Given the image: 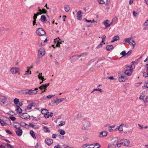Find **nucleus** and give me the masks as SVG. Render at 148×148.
Here are the masks:
<instances>
[{"mask_svg": "<svg viewBox=\"0 0 148 148\" xmlns=\"http://www.w3.org/2000/svg\"><path fill=\"white\" fill-rule=\"evenodd\" d=\"M21 125L23 126L26 128L28 126V125L25 123H21Z\"/></svg>", "mask_w": 148, "mask_h": 148, "instance_id": "obj_37", "label": "nucleus"}, {"mask_svg": "<svg viewBox=\"0 0 148 148\" xmlns=\"http://www.w3.org/2000/svg\"><path fill=\"white\" fill-rule=\"evenodd\" d=\"M6 101V98L5 97L0 96V101L1 102V103L3 104Z\"/></svg>", "mask_w": 148, "mask_h": 148, "instance_id": "obj_15", "label": "nucleus"}, {"mask_svg": "<svg viewBox=\"0 0 148 148\" xmlns=\"http://www.w3.org/2000/svg\"><path fill=\"white\" fill-rule=\"evenodd\" d=\"M6 132L7 133L10 134H12V132L9 130H7L6 131Z\"/></svg>", "mask_w": 148, "mask_h": 148, "instance_id": "obj_48", "label": "nucleus"}, {"mask_svg": "<svg viewBox=\"0 0 148 148\" xmlns=\"http://www.w3.org/2000/svg\"><path fill=\"white\" fill-rule=\"evenodd\" d=\"M32 68V66H31V67H27V68H28L27 71H26V72L25 73V74L27 75V74L29 72V70L30 69Z\"/></svg>", "mask_w": 148, "mask_h": 148, "instance_id": "obj_44", "label": "nucleus"}, {"mask_svg": "<svg viewBox=\"0 0 148 148\" xmlns=\"http://www.w3.org/2000/svg\"><path fill=\"white\" fill-rule=\"evenodd\" d=\"M30 134L31 136L34 139H36V136L35 135V133L33 130H30Z\"/></svg>", "mask_w": 148, "mask_h": 148, "instance_id": "obj_25", "label": "nucleus"}, {"mask_svg": "<svg viewBox=\"0 0 148 148\" xmlns=\"http://www.w3.org/2000/svg\"><path fill=\"white\" fill-rule=\"evenodd\" d=\"M115 139H112V144H109L108 146V148H115L116 145L118 142V141L115 140Z\"/></svg>", "mask_w": 148, "mask_h": 148, "instance_id": "obj_4", "label": "nucleus"}, {"mask_svg": "<svg viewBox=\"0 0 148 148\" xmlns=\"http://www.w3.org/2000/svg\"><path fill=\"white\" fill-rule=\"evenodd\" d=\"M94 90H98L99 91L101 92H102V90L101 89H94Z\"/></svg>", "mask_w": 148, "mask_h": 148, "instance_id": "obj_61", "label": "nucleus"}, {"mask_svg": "<svg viewBox=\"0 0 148 148\" xmlns=\"http://www.w3.org/2000/svg\"><path fill=\"white\" fill-rule=\"evenodd\" d=\"M133 14H134V16H136L137 14V13H136L134 11L133 12Z\"/></svg>", "mask_w": 148, "mask_h": 148, "instance_id": "obj_62", "label": "nucleus"}, {"mask_svg": "<svg viewBox=\"0 0 148 148\" xmlns=\"http://www.w3.org/2000/svg\"><path fill=\"white\" fill-rule=\"evenodd\" d=\"M39 54L41 55H44L45 53V52L43 48H41L39 49L38 51Z\"/></svg>", "mask_w": 148, "mask_h": 148, "instance_id": "obj_18", "label": "nucleus"}, {"mask_svg": "<svg viewBox=\"0 0 148 148\" xmlns=\"http://www.w3.org/2000/svg\"><path fill=\"white\" fill-rule=\"evenodd\" d=\"M6 147H9L10 148H14V146H12L8 144H7L6 145Z\"/></svg>", "mask_w": 148, "mask_h": 148, "instance_id": "obj_42", "label": "nucleus"}, {"mask_svg": "<svg viewBox=\"0 0 148 148\" xmlns=\"http://www.w3.org/2000/svg\"><path fill=\"white\" fill-rule=\"evenodd\" d=\"M65 124V122L64 121H61L60 123L59 124V125L62 126Z\"/></svg>", "mask_w": 148, "mask_h": 148, "instance_id": "obj_43", "label": "nucleus"}, {"mask_svg": "<svg viewBox=\"0 0 148 148\" xmlns=\"http://www.w3.org/2000/svg\"><path fill=\"white\" fill-rule=\"evenodd\" d=\"M61 147L59 145H57L56 146H55L54 147V148H60Z\"/></svg>", "mask_w": 148, "mask_h": 148, "instance_id": "obj_59", "label": "nucleus"}, {"mask_svg": "<svg viewBox=\"0 0 148 148\" xmlns=\"http://www.w3.org/2000/svg\"><path fill=\"white\" fill-rule=\"evenodd\" d=\"M58 132L62 135H64L65 134V132L64 130L59 129L58 130Z\"/></svg>", "mask_w": 148, "mask_h": 148, "instance_id": "obj_31", "label": "nucleus"}, {"mask_svg": "<svg viewBox=\"0 0 148 148\" xmlns=\"http://www.w3.org/2000/svg\"><path fill=\"white\" fill-rule=\"evenodd\" d=\"M10 119L12 121H14L16 120V118L14 116H10Z\"/></svg>", "mask_w": 148, "mask_h": 148, "instance_id": "obj_41", "label": "nucleus"}, {"mask_svg": "<svg viewBox=\"0 0 148 148\" xmlns=\"http://www.w3.org/2000/svg\"><path fill=\"white\" fill-rule=\"evenodd\" d=\"M100 147V145L99 144L96 143L95 144V147L92 146V148H99Z\"/></svg>", "mask_w": 148, "mask_h": 148, "instance_id": "obj_40", "label": "nucleus"}, {"mask_svg": "<svg viewBox=\"0 0 148 148\" xmlns=\"http://www.w3.org/2000/svg\"><path fill=\"white\" fill-rule=\"evenodd\" d=\"M46 20V17L45 15H42L41 18L40 20L42 22H44Z\"/></svg>", "mask_w": 148, "mask_h": 148, "instance_id": "obj_32", "label": "nucleus"}, {"mask_svg": "<svg viewBox=\"0 0 148 148\" xmlns=\"http://www.w3.org/2000/svg\"><path fill=\"white\" fill-rule=\"evenodd\" d=\"M70 9V7L68 5H66L64 6V10L66 12H68Z\"/></svg>", "mask_w": 148, "mask_h": 148, "instance_id": "obj_34", "label": "nucleus"}, {"mask_svg": "<svg viewBox=\"0 0 148 148\" xmlns=\"http://www.w3.org/2000/svg\"><path fill=\"white\" fill-rule=\"evenodd\" d=\"M110 21L108 20H107L104 21L103 23L105 26L106 27H108L110 26V24L109 23Z\"/></svg>", "mask_w": 148, "mask_h": 148, "instance_id": "obj_23", "label": "nucleus"}, {"mask_svg": "<svg viewBox=\"0 0 148 148\" xmlns=\"http://www.w3.org/2000/svg\"><path fill=\"white\" fill-rule=\"evenodd\" d=\"M43 129L44 131L45 132H50V130H49V128L47 127L44 126L43 127Z\"/></svg>", "mask_w": 148, "mask_h": 148, "instance_id": "obj_29", "label": "nucleus"}, {"mask_svg": "<svg viewBox=\"0 0 148 148\" xmlns=\"http://www.w3.org/2000/svg\"><path fill=\"white\" fill-rule=\"evenodd\" d=\"M123 56H125L126 55L125 51H123L121 53Z\"/></svg>", "mask_w": 148, "mask_h": 148, "instance_id": "obj_51", "label": "nucleus"}, {"mask_svg": "<svg viewBox=\"0 0 148 148\" xmlns=\"http://www.w3.org/2000/svg\"><path fill=\"white\" fill-rule=\"evenodd\" d=\"M38 90V88H36L34 90H28L27 92H26V94H28L29 95H34L36 94L38 92V91L36 90Z\"/></svg>", "mask_w": 148, "mask_h": 148, "instance_id": "obj_7", "label": "nucleus"}, {"mask_svg": "<svg viewBox=\"0 0 148 148\" xmlns=\"http://www.w3.org/2000/svg\"><path fill=\"white\" fill-rule=\"evenodd\" d=\"M20 125L18 123L15 122L13 124V127L17 129L20 128Z\"/></svg>", "mask_w": 148, "mask_h": 148, "instance_id": "obj_22", "label": "nucleus"}, {"mask_svg": "<svg viewBox=\"0 0 148 148\" xmlns=\"http://www.w3.org/2000/svg\"><path fill=\"white\" fill-rule=\"evenodd\" d=\"M37 34L38 36H44L45 34V32L42 28H38L36 31Z\"/></svg>", "mask_w": 148, "mask_h": 148, "instance_id": "obj_3", "label": "nucleus"}, {"mask_svg": "<svg viewBox=\"0 0 148 148\" xmlns=\"http://www.w3.org/2000/svg\"><path fill=\"white\" fill-rule=\"evenodd\" d=\"M20 117L23 119L27 120L30 118V116L27 113H24L20 114Z\"/></svg>", "mask_w": 148, "mask_h": 148, "instance_id": "obj_5", "label": "nucleus"}, {"mask_svg": "<svg viewBox=\"0 0 148 148\" xmlns=\"http://www.w3.org/2000/svg\"><path fill=\"white\" fill-rule=\"evenodd\" d=\"M106 38L105 35H103L102 36L101 38L102 39V42H104L105 41V39Z\"/></svg>", "mask_w": 148, "mask_h": 148, "instance_id": "obj_46", "label": "nucleus"}, {"mask_svg": "<svg viewBox=\"0 0 148 148\" xmlns=\"http://www.w3.org/2000/svg\"><path fill=\"white\" fill-rule=\"evenodd\" d=\"M145 86L146 87L148 88V82L145 84Z\"/></svg>", "mask_w": 148, "mask_h": 148, "instance_id": "obj_64", "label": "nucleus"}, {"mask_svg": "<svg viewBox=\"0 0 148 148\" xmlns=\"http://www.w3.org/2000/svg\"><path fill=\"white\" fill-rule=\"evenodd\" d=\"M86 148H92V145H87Z\"/></svg>", "mask_w": 148, "mask_h": 148, "instance_id": "obj_52", "label": "nucleus"}, {"mask_svg": "<svg viewBox=\"0 0 148 148\" xmlns=\"http://www.w3.org/2000/svg\"><path fill=\"white\" fill-rule=\"evenodd\" d=\"M45 143L48 145H50L53 143V140L51 139L46 138L45 140Z\"/></svg>", "mask_w": 148, "mask_h": 148, "instance_id": "obj_14", "label": "nucleus"}, {"mask_svg": "<svg viewBox=\"0 0 148 148\" xmlns=\"http://www.w3.org/2000/svg\"><path fill=\"white\" fill-rule=\"evenodd\" d=\"M38 11H39L38 12L39 13H41V14L42 13H46L47 11L46 10L44 9H42V10L41 9H39L38 10Z\"/></svg>", "mask_w": 148, "mask_h": 148, "instance_id": "obj_27", "label": "nucleus"}, {"mask_svg": "<svg viewBox=\"0 0 148 148\" xmlns=\"http://www.w3.org/2000/svg\"><path fill=\"white\" fill-rule=\"evenodd\" d=\"M133 0H130L129 1V4L130 5L133 2Z\"/></svg>", "mask_w": 148, "mask_h": 148, "instance_id": "obj_63", "label": "nucleus"}, {"mask_svg": "<svg viewBox=\"0 0 148 148\" xmlns=\"http://www.w3.org/2000/svg\"><path fill=\"white\" fill-rule=\"evenodd\" d=\"M55 43H56V47H60V44H61V41H60V39L58 38L54 40Z\"/></svg>", "mask_w": 148, "mask_h": 148, "instance_id": "obj_10", "label": "nucleus"}, {"mask_svg": "<svg viewBox=\"0 0 148 148\" xmlns=\"http://www.w3.org/2000/svg\"><path fill=\"white\" fill-rule=\"evenodd\" d=\"M104 44H105V43H104V42H102V41L100 44L97 46V48H99L101 47Z\"/></svg>", "mask_w": 148, "mask_h": 148, "instance_id": "obj_39", "label": "nucleus"}, {"mask_svg": "<svg viewBox=\"0 0 148 148\" xmlns=\"http://www.w3.org/2000/svg\"><path fill=\"white\" fill-rule=\"evenodd\" d=\"M15 132L16 134L19 136H21L23 133V131L20 128L17 129L16 130Z\"/></svg>", "mask_w": 148, "mask_h": 148, "instance_id": "obj_13", "label": "nucleus"}, {"mask_svg": "<svg viewBox=\"0 0 148 148\" xmlns=\"http://www.w3.org/2000/svg\"><path fill=\"white\" fill-rule=\"evenodd\" d=\"M144 24L145 25H148V19L144 23Z\"/></svg>", "mask_w": 148, "mask_h": 148, "instance_id": "obj_57", "label": "nucleus"}, {"mask_svg": "<svg viewBox=\"0 0 148 148\" xmlns=\"http://www.w3.org/2000/svg\"><path fill=\"white\" fill-rule=\"evenodd\" d=\"M138 125L139 126L140 128V129H142L143 128V126L141 125L140 124H138Z\"/></svg>", "mask_w": 148, "mask_h": 148, "instance_id": "obj_53", "label": "nucleus"}, {"mask_svg": "<svg viewBox=\"0 0 148 148\" xmlns=\"http://www.w3.org/2000/svg\"><path fill=\"white\" fill-rule=\"evenodd\" d=\"M123 126L122 125H120L119 127L118 128V129L120 131H123Z\"/></svg>", "mask_w": 148, "mask_h": 148, "instance_id": "obj_38", "label": "nucleus"}, {"mask_svg": "<svg viewBox=\"0 0 148 148\" xmlns=\"http://www.w3.org/2000/svg\"><path fill=\"white\" fill-rule=\"evenodd\" d=\"M42 73H40L39 74V75H38V78L42 80V82H40V84H41L43 82V81L44 80H45V79L42 76Z\"/></svg>", "mask_w": 148, "mask_h": 148, "instance_id": "obj_24", "label": "nucleus"}, {"mask_svg": "<svg viewBox=\"0 0 148 148\" xmlns=\"http://www.w3.org/2000/svg\"><path fill=\"white\" fill-rule=\"evenodd\" d=\"M14 102L16 105H17L19 102V99H18L15 98L14 100Z\"/></svg>", "mask_w": 148, "mask_h": 148, "instance_id": "obj_36", "label": "nucleus"}, {"mask_svg": "<svg viewBox=\"0 0 148 148\" xmlns=\"http://www.w3.org/2000/svg\"><path fill=\"white\" fill-rule=\"evenodd\" d=\"M82 12L81 11H79L77 13V18L78 20H81L82 18L81 15Z\"/></svg>", "mask_w": 148, "mask_h": 148, "instance_id": "obj_19", "label": "nucleus"}, {"mask_svg": "<svg viewBox=\"0 0 148 148\" xmlns=\"http://www.w3.org/2000/svg\"><path fill=\"white\" fill-rule=\"evenodd\" d=\"M41 113L42 114H44L45 117V118H49L50 116H51L52 115L50 114L48 112V111L45 109L42 110L41 111Z\"/></svg>", "mask_w": 148, "mask_h": 148, "instance_id": "obj_6", "label": "nucleus"}, {"mask_svg": "<svg viewBox=\"0 0 148 148\" xmlns=\"http://www.w3.org/2000/svg\"><path fill=\"white\" fill-rule=\"evenodd\" d=\"M99 2L100 4H104L105 2L103 0H99Z\"/></svg>", "mask_w": 148, "mask_h": 148, "instance_id": "obj_45", "label": "nucleus"}, {"mask_svg": "<svg viewBox=\"0 0 148 148\" xmlns=\"http://www.w3.org/2000/svg\"><path fill=\"white\" fill-rule=\"evenodd\" d=\"M146 71L144 72L143 74V76L145 77L148 76V64L146 65Z\"/></svg>", "mask_w": 148, "mask_h": 148, "instance_id": "obj_20", "label": "nucleus"}, {"mask_svg": "<svg viewBox=\"0 0 148 148\" xmlns=\"http://www.w3.org/2000/svg\"><path fill=\"white\" fill-rule=\"evenodd\" d=\"M142 83V82H139L138 83H136L135 84V86L136 87H138V86H139Z\"/></svg>", "mask_w": 148, "mask_h": 148, "instance_id": "obj_49", "label": "nucleus"}, {"mask_svg": "<svg viewBox=\"0 0 148 148\" xmlns=\"http://www.w3.org/2000/svg\"><path fill=\"white\" fill-rule=\"evenodd\" d=\"M119 81L120 82H122L125 81L126 80L125 76H121L119 78Z\"/></svg>", "mask_w": 148, "mask_h": 148, "instance_id": "obj_21", "label": "nucleus"}, {"mask_svg": "<svg viewBox=\"0 0 148 148\" xmlns=\"http://www.w3.org/2000/svg\"><path fill=\"white\" fill-rule=\"evenodd\" d=\"M131 52H132V51L131 50L130 51L127 53H126V55L127 56H128L131 53Z\"/></svg>", "mask_w": 148, "mask_h": 148, "instance_id": "obj_56", "label": "nucleus"}, {"mask_svg": "<svg viewBox=\"0 0 148 148\" xmlns=\"http://www.w3.org/2000/svg\"><path fill=\"white\" fill-rule=\"evenodd\" d=\"M117 18L116 17H114L112 19V21H115L117 20Z\"/></svg>", "mask_w": 148, "mask_h": 148, "instance_id": "obj_60", "label": "nucleus"}, {"mask_svg": "<svg viewBox=\"0 0 148 148\" xmlns=\"http://www.w3.org/2000/svg\"><path fill=\"white\" fill-rule=\"evenodd\" d=\"M113 48L112 45H107L106 47V49L108 51H110Z\"/></svg>", "mask_w": 148, "mask_h": 148, "instance_id": "obj_33", "label": "nucleus"}, {"mask_svg": "<svg viewBox=\"0 0 148 148\" xmlns=\"http://www.w3.org/2000/svg\"><path fill=\"white\" fill-rule=\"evenodd\" d=\"M49 85V83H48L45 85H42L39 87V88L42 90L43 89H46L47 87Z\"/></svg>", "mask_w": 148, "mask_h": 148, "instance_id": "obj_17", "label": "nucleus"}, {"mask_svg": "<svg viewBox=\"0 0 148 148\" xmlns=\"http://www.w3.org/2000/svg\"><path fill=\"white\" fill-rule=\"evenodd\" d=\"M33 103H30L27 107V108L25 109L26 110H28L29 111H31L30 110L32 108V107L33 106Z\"/></svg>", "mask_w": 148, "mask_h": 148, "instance_id": "obj_16", "label": "nucleus"}, {"mask_svg": "<svg viewBox=\"0 0 148 148\" xmlns=\"http://www.w3.org/2000/svg\"><path fill=\"white\" fill-rule=\"evenodd\" d=\"M29 126L32 128H34V125L32 123H30L29 124Z\"/></svg>", "mask_w": 148, "mask_h": 148, "instance_id": "obj_50", "label": "nucleus"}, {"mask_svg": "<svg viewBox=\"0 0 148 148\" xmlns=\"http://www.w3.org/2000/svg\"><path fill=\"white\" fill-rule=\"evenodd\" d=\"M124 40L125 42H128L130 45H132L133 46V48L134 47V46H135L136 44V43L133 40H132V41H131V38H128L126 39H125Z\"/></svg>", "mask_w": 148, "mask_h": 148, "instance_id": "obj_8", "label": "nucleus"}, {"mask_svg": "<svg viewBox=\"0 0 148 148\" xmlns=\"http://www.w3.org/2000/svg\"><path fill=\"white\" fill-rule=\"evenodd\" d=\"M114 126H112V127L110 126V127H109V128H108L109 131V132H112V128H114Z\"/></svg>", "mask_w": 148, "mask_h": 148, "instance_id": "obj_47", "label": "nucleus"}, {"mask_svg": "<svg viewBox=\"0 0 148 148\" xmlns=\"http://www.w3.org/2000/svg\"><path fill=\"white\" fill-rule=\"evenodd\" d=\"M0 123L2 126L9 125L11 123V121L6 118L3 119L0 118Z\"/></svg>", "mask_w": 148, "mask_h": 148, "instance_id": "obj_1", "label": "nucleus"}, {"mask_svg": "<svg viewBox=\"0 0 148 148\" xmlns=\"http://www.w3.org/2000/svg\"><path fill=\"white\" fill-rule=\"evenodd\" d=\"M16 110L17 112V113H21L22 112V109L21 108L19 107L18 106H17V108Z\"/></svg>", "mask_w": 148, "mask_h": 148, "instance_id": "obj_30", "label": "nucleus"}, {"mask_svg": "<svg viewBox=\"0 0 148 148\" xmlns=\"http://www.w3.org/2000/svg\"><path fill=\"white\" fill-rule=\"evenodd\" d=\"M36 20H34V21H33V25H34L36 24Z\"/></svg>", "mask_w": 148, "mask_h": 148, "instance_id": "obj_58", "label": "nucleus"}, {"mask_svg": "<svg viewBox=\"0 0 148 148\" xmlns=\"http://www.w3.org/2000/svg\"><path fill=\"white\" fill-rule=\"evenodd\" d=\"M39 14H41V13H39L38 12L36 14H34L33 17V19L34 20H36L37 16Z\"/></svg>", "mask_w": 148, "mask_h": 148, "instance_id": "obj_35", "label": "nucleus"}, {"mask_svg": "<svg viewBox=\"0 0 148 148\" xmlns=\"http://www.w3.org/2000/svg\"><path fill=\"white\" fill-rule=\"evenodd\" d=\"M52 137L53 138H56V137L57 135L55 134H53L52 136Z\"/></svg>", "mask_w": 148, "mask_h": 148, "instance_id": "obj_55", "label": "nucleus"}, {"mask_svg": "<svg viewBox=\"0 0 148 148\" xmlns=\"http://www.w3.org/2000/svg\"><path fill=\"white\" fill-rule=\"evenodd\" d=\"M120 143L123 145L128 146L129 145L130 141L127 139H123L120 140Z\"/></svg>", "mask_w": 148, "mask_h": 148, "instance_id": "obj_9", "label": "nucleus"}, {"mask_svg": "<svg viewBox=\"0 0 148 148\" xmlns=\"http://www.w3.org/2000/svg\"><path fill=\"white\" fill-rule=\"evenodd\" d=\"M119 39V37L118 36H114L113 38V40L111 41L112 42H113L114 41L118 40Z\"/></svg>", "mask_w": 148, "mask_h": 148, "instance_id": "obj_28", "label": "nucleus"}, {"mask_svg": "<svg viewBox=\"0 0 148 148\" xmlns=\"http://www.w3.org/2000/svg\"><path fill=\"white\" fill-rule=\"evenodd\" d=\"M140 99H142L145 102H146L147 101V100L148 99V97L147 96H146L144 93H142L140 97Z\"/></svg>", "mask_w": 148, "mask_h": 148, "instance_id": "obj_11", "label": "nucleus"}, {"mask_svg": "<svg viewBox=\"0 0 148 148\" xmlns=\"http://www.w3.org/2000/svg\"><path fill=\"white\" fill-rule=\"evenodd\" d=\"M19 70V69L17 67L12 68L11 69L10 71L12 73L15 74L18 72Z\"/></svg>", "mask_w": 148, "mask_h": 148, "instance_id": "obj_12", "label": "nucleus"}, {"mask_svg": "<svg viewBox=\"0 0 148 148\" xmlns=\"http://www.w3.org/2000/svg\"><path fill=\"white\" fill-rule=\"evenodd\" d=\"M107 135V132L106 131H103L102 132H101L100 134V137H102L103 136H105Z\"/></svg>", "mask_w": 148, "mask_h": 148, "instance_id": "obj_26", "label": "nucleus"}, {"mask_svg": "<svg viewBox=\"0 0 148 148\" xmlns=\"http://www.w3.org/2000/svg\"><path fill=\"white\" fill-rule=\"evenodd\" d=\"M87 145V144H84L82 146V148H86Z\"/></svg>", "mask_w": 148, "mask_h": 148, "instance_id": "obj_54", "label": "nucleus"}, {"mask_svg": "<svg viewBox=\"0 0 148 148\" xmlns=\"http://www.w3.org/2000/svg\"><path fill=\"white\" fill-rule=\"evenodd\" d=\"M126 67L127 69L125 72V73L128 76H130L132 73L133 70V69L135 67L134 65L132 64L130 66V65H126Z\"/></svg>", "mask_w": 148, "mask_h": 148, "instance_id": "obj_2", "label": "nucleus"}]
</instances>
